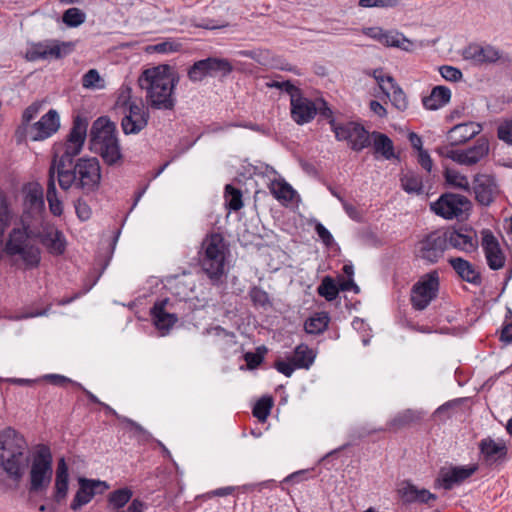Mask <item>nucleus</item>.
Listing matches in <instances>:
<instances>
[{
    "label": "nucleus",
    "mask_w": 512,
    "mask_h": 512,
    "mask_svg": "<svg viewBox=\"0 0 512 512\" xmlns=\"http://www.w3.org/2000/svg\"><path fill=\"white\" fill-rule=\"evenodd\" d=\"M87 128L88 120L76 115L66 141L55 147L50 167H54L59 186L64 191L74 185L84 194H90L100 186L101 167L97 158L81 157L74 161L83 149Z\"/></svg>",
    "instance_id": "1"
},
{
    "label": "nucleus",
    "mask_w": 512,
    "mask_h": 512,
    "mask_svg": "<svg viewBox=\"0 0 512 512\" xmlns=\"http://www.w3.org/2000/svg\"><path fill=\"white\" fill-rule=\"evenodd\" d=\"M198 265L213 286L223 284L227 275L226 263L230 256V244L224 235L215 230L208 232L198 250Z\"/></svg>",
    "instance_id": "2"
},
{
    "label": "nucleus",
    "mask_w": 512,
    "mask_h": 512,
    "mask_svg": "<svg viewBox=\"0 0 512 512\" xmlns=\"http://www.w3.org/2000/svg\"><path fill=\"white\" fill-rule=\"evenodd\" d=\"M138 85L147 91V98L152 107L157 109L173 107L174 75L168 65H159L144 70L138 78Z\"/></svg>",
    "instance_id": "3"
},
{
    "label": "nucleus",
    "mask_w": 512,
    "mask_h": 512,
    "mask_svg": "<svg viewBox=\"0 0 512 512\" xmlns=\"http://www.w3.org/2000/svg\"><path fill=\"white\" fill-rule=\"evenodd\" d=\"M30 461L27 443L16 430L8 427L0 432V466L14 481H20Z\"/></svg>",
    "instance_id": "4"
},
{
    "label": "nucleus",
    "mask_w": 512,
    "mask_h": 512,
    "mask_svg": "<svg viewBox=\"0 0 512 512\" xmlns=\"http://www.w3.org/2000/svg\"><path fill=\"white\" fill-rule=\"evenodd\" d=\"M90 150L99 154L107 165H115L122 159L116 125L106 117L96 119L90 129Z\"/></svg>",
    "instance_id": "5"
},
{
    "label": "nucleus",
    "mask_w": 512,
    "mask_h": 512,
    "mask_svg": "<svg viewBox=\"0 0 512 512\" xmlns=\"http://www.w3.org/2000/svg\"><path fill=\"white\" fill-rule=\"evenodd\" d=\"M53 457L48 446L40 444L33 454L30 468V486L31 493H38L46 490L52 480L53 475Z\"/></svg>",
    "instance_id": "6"
},
{
    "label": "nucleus",
    "mask_w": 512,
    "mask_h": 512,
    "mask_svg": "<svg viewBox=\"0 0 512 512\" xmlns=\"http://www.w3.org/2000/svg\"><path fill=\"white\" fill-rule=\"evenodd\" d=\"M5 252L8 256H19L26 267L34 268L40 263V249L31 242L25 230L14 228L8 237L5 245Z\"/></svg>",
    "instance_id": "7"
},
{
    "label": "nucleus",
    "mask_w": 512,
    "mask_h": 512,
    "mask_svg": "<svg viewBox=\"0 0 512 512\" xmlns=\"http://www.w3.org/2000/svg\"><path fill=\"white\" fill-rule=\"evenodd\" d=\"M429 207L435 215L445 220H461L464 214L468 215L467 212L471 210L472 203L464 195L445 192L436 201L431 202Z\"/></svg>",
    "instance_id": "8"
},
{
    "label": "nucleus",
    "mask_w": 512,
    "mask_h": 512,
    "mask_svg": "<svg viewBox=\"0 0 512 512\" xmlns=\"http://www.w3.org/2000/svg\"><path fill=\"white\" fill-rule=\"evenodd\" d=\"M331 122V130L334 132L336 140L346 141L352 151L360 152L371 146L370 133L361 123L355 121Z\"/></svg>",
    "instance_id": "9"
},
{
    "label": "nucleus",
    "mask_w": 512,
    "mask_h": 512,
    "mask_svg": "<svg viewBox=\"0 0 512 512\" xmlns=\"http://www.w3.org/2000/svg\"><path fill=\"white\" fill-rule=\"evenodd\" d=\"M439 274L433 270L422 276L411 288L410 301L415 310L422 311L439 292Z\"/></svg>",
    "instance_id": "10"
},
{
    "label": "nucleus",
    "mask_w": 512,
    "mask_h": 512,
    "mask_svg": "<svg viewBox=\"0 0 512 512\" xmlns=\"http://www.w3.org/2000/svg\"><path fill=\"white\" fill-rule=\"evenodd\" d=\"M74 43L62 42L59 40H46L34 44L27 52L26 57L29 61L39 59H61L72 53Z\"/></svg>",
    "instance_id": "11"
},
{
    "label": "nucleus",
    "mask_w": 512,
    "mask_h": 512,
    "mask_svg": "<svg viewBox=\"0 0 512 512\" xmlns=\"http://www.w3.org/2000/svg\"><path fill=\"white\" fill-rule=\"evenodd\" d=\"M479 457L486 467H497L508 458V447L502 439L495 440L488 436L478 443Z\"/></svg>",
    "instance_id": "12"
},
{
    "label": "nucleus",
    "mask_w": 512,
    "mask_h": 512,
    "mask_svg": "<svg viewBox=\"0 0 512 512\" xmlns=\"http://www.w3.org/2000/svg\"><path fill=\"white\" fill-rule=\"evenodd\" d=\"M419 244V257L429 263H437L448 248L443 229H437L428 233Z\"/></svg>",
    "instance_id": "13"
},
{
    "label": "nucleus",
    "mask_w": 512,
    "mask_h": 512,
    "mask_svg": "<svg viewBox=\"0 0 512 512\" xmlns=\"http://www.w3.org/2000/svg\"><path fill=\"white\" fill-rule=\"evenodd\" d=\"M444 234L447 239L448 247L464 251L466 253L474 252L478 247L476 233L472 228L459 226H449L444 228Z\"/></svg>",
    "instance_id": "14"
},
{
    "label": "nucleus",
    "mask_w": 512,
    "mask_h": 512,
    "mask_svg": "<svg viewBox=\"0 0 512 512\" xmlns=\"http://www.w3.org/2000/svg\"><path fill=\"white\" fill-rule=\"evenodd\" d=\"M290 114L293 121L298 125L312 122L317 115L316 99L311 100L304 96L303 91L292 95L290 99Z\"/></svg>",
    "instance_id": "15"
},
{
    "label": "nucleus",
    "mask_w": 512,
    "mask_h": 512,
    "mask_svg": "<svg viewBox=\"0 0 512 512\" xmlns=\"http://www.w3.org/2000/svg\"><path fill=\"white\" fill-rule=\"evenodd\" d=\"M78 483L79 489L70 505L71 509L74 511L81 509L84 505L88 504L96 494H102L109 488L108 484L104 481L84 477H80Z\"/></svg>",
    "instance_id": "16"
},
{
    "label": "nucleus",
    "mask_w": 512,
    "mask_h": 512,
    "mask_svg": "<svg viewBox=\"0 0 512 512\" xmlns=\"http://www.w3.org/2000/svg\"><path fill=\"white\" fill-rule=\"evenodd\" d=\"M232 63L225 58L208 57L206 59L194 61V79L196 75L200 77H226L233 71Z\"/></svg>",
    "instance_id": "17"
},
{
    "label": "nucleus",
    "mask_w": 512,
    "mask_h": 512,
    "mask_svg": "<svg viewBox=\"0 0 512 512\" xmlns=\"http://www.w3.org/2000/svg\"><path fill=\"white\" fill-rule=\"evenodd\" d=\"M478 464L468 466H450L449 468H441L437 482L445 490H451L455 485H460L470 478L477 470Z\"/></svg>",
    "instance_id": "18"
},
{
    "label": "nucleus",
    "mask_w": 512,
    "mask_h": 512,
    "mask_svg": "<svg viewBox=\"0 0 512 512\" xmlns=\"http://www.w3.org/2000/svg\"><path fill=\"white\" fill-rule=\"evenodd\" d=\"M59 128V115L56 110L50 109L39 121L31 125L28 137L32 141H41L51 137Z\"/></svg>",
    "instance_id": "19"
},
{
    "label": "nucleus",
    "mask_w": 512,
    "mask_h": 512,
    "mask_svg": "<svg viewBox=\"0 0 512 512\" xmlns=\"http://www.w3.org/2000/svg\"><path fill=\"white\" fill-rule=\"evenodd\" d=\"M482 247L485 252L487 264L492 270H499L504 266L505 256L499 242L490 230L482 232Z\"/></svg>",
    "instance_id": "20"
},
{
    "label": "nucleus",
    "mask_w": 512,
    "mask_h": 512,
    "mask_svg": "<svg viewBox=\"0 0 512 512\" xmlns=\"http://www.w3.org/2000/svg\"><path fill=\"white\" fill-rule=\"evenodd\" d=\"M424 417V412L420 410L414 409H405L403 411L398 412L390 421L387 422L385 428H379L377 430H373V432L378 431H389V432H397L401 429L410 427L414 424L419 423ZM372 433L369 431L368 434Z\"/></svg>",
    "instance_id": "21"
},
{
    "label": "nucleus",
    "mask_w": 512,
    "mask_h": 512,
    "mask_svg": "<svg viewBox=\"0 0 512 512\" xmlns=\"http://www.w3.org/2000/svg\"><path fill=\"white\" fill-rule=\"evenodd\" d=\"M448 263L461 280L475 286L481 285V273L468 260L462 257H451L448 259Z\"/></svg>",
    "instance_id": "22"
},
{
    "label": "nucleus",
    "mask_w": 512,
    "mask_h": 512,
    "mask_svg": "<svg viewBox=\"0 0 512 512\" xmlns=\"http://www.w3.org/2000/svg\"><path fill=\"white\" fill-rule=\"evenodd\" d=\"M463 56L477 64L495 63L500 59V51L491 45L470 44L465 48Z\"/></svg>",
    "instance_id": "23"
},
{
    "label": "nucleus",
    "mask_w": 512,
    "mask_h": 512,
    "mask_svg": "<svg viewBox=\"0 0 512 512\" xmlns=\"http://www.w3.org/2000/svg\"><path fill=\"white\" fill-rule=\"evenodd\" d=\"M147 117L138 104L129 105V114L122 119L121 126L125 134H137L147 125Z\"/></svg>",
    "instance_id": "24"
},
{
    "label": "nucleus",
    "mask_w": 512,
    "mask_h": 512,
    "mask_svg": "<svg viewBox=\"0 0 512 512\" xmlns=\"http://www.w3.org/2000/svg\"><path fill=\"white\" fill-rule=\"evenodd\" d=\"M496 184L491 176L477 174L474 177V192L478 203L489 206L494 201Z\"/></svg>",
    "instance_id": "25"
},
{
    "label": "nucleus",
    "mask_w": 512,
    "mask_h": 512,
    "mask_svg": "<svg viewBox=\"0 0 512 512\" xmlns=\"http://www.w3.org/2000/svg\"><path fill=\"white\" fill-rule=\"evenodd\" d=\"M168 300H161L156 302L151 308V316L155 327L164 335L176 323L177 317L173 313L165 310Z\"/></svg>",
    "instance_id": "26"
},
{
    "label": "nucleus",
    "mask_w": 512,
    "mask_h": 512,
    "mask_svg": "<svg viewBox=\"0 0 512 512\" xmlns=\"http://www.w3.org/2000/svg\"><path fill=\"white\" fill-rule=\"evenodd\" d=\"M482 131V126L475 122L455 125L448 133L451 145L464 144Z\"/></svg>",
    "instance_id": "27"
},
{
    "label": "nucleus",
    "mask_w": 512,
    "mask_h": 512,
    "mask_svg": "<svg viewBox=\"0 0 512 512\" xmlns=\"http://www.w3.org/2000/svg\"><path fill=\"white\" fill-rule=\"evenodd\" d=\"M370 140H373L374 155H381L386 160L399 159L394 151L393 141L384 133L373 131L370 133Z\"/></svg>",
    "instance_id": "28"
},
{
    "label": "nucleus",
    "mask_w": 512,
    "mask_h": 512,
    "mask_svg": "<svg viewBox=\"0 0 512 512\" xmlns=\"http://www.w3.org/2000/svg\"><path fill=\"white\" fill-rule=\"evenodd\" d=\"M451 90L443 85L432 88L430 95L422 98L423 106L428 110H438L449 103Z\"/></svg>",
    "instance_id": "29"
},
{
    "label": "nucleus",
    "mask_w": 512,
    "mask_h": 512,
    "mask_svg": "<svg viewBox=\"0 0 512 512\" xmlns=\"http://www.w3.org/2000/svg\"><path fill=\"white\" fill-rule=\"evenodd\" d=\"M55 174L54 167H50L48 171L46 199L50 212L54 216H61L63 213V204L57 194Z\"/></svg>",
    "instance_id": "30"
},
{
    "label": "nucleus",
    "mask_w": 512,
    "mask_h": 512,
    "mask_svg": "<svg viewBox=\"0 0 512 512\" xmlns=\"http://www.w3.org/2000/svg\"><path fill=\"white\" fill-rule=\"evenodd\" d=\"M40 108L41 104L34 102L23 111L21 124L18 126L15 133L18 143L28 137L31 128L30 122L37 116Z\"/></svg>",
    "instance_id": "31"
},
{
    "label": "nucleus",
    "mask_w": 512,
    "mask_h": 512,
    "mask_svg": "<svg viewBox=\"0 0 512 512\" xmlns=\"http://www.w3.org/2000/svg\"><path fill=\"white\" fill-rule=\"evenodd\" d=\"M401 188L407 194L421 195L424 193V185L422 176L412 170L400 175Z\"/></svg>",
    "instance_id": "32"
},
{
    "label": "nucleus",
    "mask_w": 512,
    "mask_h": 512,
    "mask_svg": "<svg viewBox=\"0 0 512 512\" xmlns=\"http://www.w3.org/2000/svg\"><path fill=\"white\" fill-rule=\"evenodd\" d=\"M41 242L51 253L62 254L65 250V241L61 231L51 229L41 234Z\"/></svg>",
    "instance_id": "33"
},
{
    "label": "nucleus",
    "mask_w": 512,
    "mask_h": 512,
    "mask_svg": "<svg viewBox=\"0 0 512 512\" xmlns=\"http://www.w3.org/2000/svg\"><path fill=\"white\" fill-rule=\"evenodd\" d=\"M463 153L466 159L465 161H467L465 162V165L471 166L478 163L489 153L488 140L483 137L477 139L476 143L467 150H463Z\"/></svg>",
    "instance_id": "34"
},
{
    "label": "nucleus",
    "mask_w": 512,
    "mask_h": 512,
    "mask_svg": "<svg viewBox=\"0 0 512 512\" xmlns=\"http://www.w3.org/2000/svg\"><path fill=\"white\" fill-rule=\"evenodd\" d=\"M330 316L327 312H317L304 323V330L308 334L318 335L323 333L329 325Z\"/></svg>",
    "instance_id": "35"
},
{
    "label": "nucleus",
    "mask_w": 512,
    "mask_h": 512,
    "mask_svg": "<svg viewBox=\"0 0 512 512\" xmlns=\"http://www.w3.org/2000/svg\"><path fill=\"white\" fill-rule=\"evenodd\" d=\"M297 369H308L315 360V354L306 344H299L290 357Z\"/></svg>",
    "instance_id": "36"
},
{
    "label": "nucleus",
    "mask_w": 512,
    "mask_h": 512,
    "mask_svg": "<svg viewBox=\"0 0 512 512\" xmlns=\"http://www.w3.org/2000/svg\"><path fill=\"white\" fill-rule=\"evenodd\" d=\"M389 84V96L395 108L399 111H405L408 107V101L401 87L395 82L393 77H386Z\"/></svg>",
    "instance_id": "37"
},
{
    "label": "nucleus",
    "mask_w": 512,
    "mask_h": 512,
    "mask_svg": "<svg viewBox=\"0 0 512 512\" xmlns=\"http://www.w3.org/2000/svg\"><path fill=\"white\" fill-rule=\"evenodd\" d=\"M248 295L253 306L256 308H262L264 310H267L271 308L273 305L268 292H266L260 286H252L248 292Z\"/></svg>",
    "instance_id": "38"
},
{
    "label": "nucleus",
    "mask_w": 512,
    "mask_h": 512,
    "mask_svg": "<svg viewBox=\"0 0 512 512\" xmlns=\"http://www.w3.org/2000/svg\"><path fill=\"white\" fill-rule=\"evenodd\" d=\"M339 292V285L336 284L331 276H325L317 287L318 295L329 302L334 301L338 297Z\"/></svg>",
    "instance_id": "39"
},
{
    "label": "nucleus",
    "mask_w": 512,
    "mask_h": 512,
    "mask_svg": "<svg viewBox=\"0 0 512 512\" xmlns=\"http://www.w3.org/2000/svg\"><path fill=\"white\" fill-rule=\"evenodd\" d=\"M445 183L452 188L470 191V185L466 176L456 170L446 168L444 171Z\"/></svg>",
    "instance_id": "40"
},
{
    "label": "nucleus",
    "mask_w": 512,
    "mask_h": 512,
    "mask_svg": "<svg viewBox=\"0 0 512 512\" xmlns=\"http://www.w3.org/2000/svg\"><path fill=\"white\" fill-rule=\"evenodd\" d=\"M227 207L232 211H239L243 207L242 192L231 184L225 186L224 191Z\"/></svg>",
    "instance_id": "41"
},
{
    "label": "nucleus",
    "mask_w": 512,
    "mask_h": 512,
    "mask_svg": "<svg viewBox=\"0 0 512 512\" xmlns=\"http://www.w3.org/2000/svg\"><path fill=\"white\" fill-rule=\"evenodd\" d=\"M419 488L411 481L405 480L402 482L401 487L398 489V494L404 505H410L418 502Z\"/></svg>",
    "instance_id": "42"
},
{
    "label": "nucleus",
    "mask_w": 512,
    "mask_h": 512,
    "mask_svg": "<svg viewBox=\"0 0 512 512\" xmlns=\"http://www.w3.org/2000/svg\"><path fill=\"white\" fill-rule=\"evenodd\" d=\"M273 398L271 396L261 397L254 405L252 414L259 421L264 422L270 414L273 407Z\"/></svg>",
    "instance_id": "43"
},
{
    "label": "nucleus",
    "mask_w": 512,
    "mask_h": 512,
    "mask_svg": "<svg viewBox=\"0 0 512 512\" xmlns=\"http://www.w3.org/2000/svg\"><path fill=\"white\" fill-rule=\"evenodd\" d=\"M86 20V14L79 8L67 9L62 15L63 23L68 27H78Z\"/></svg>",
    "instance_id": "44"
},
{
    "label": "nucleus",
    "mask_w": 512,
    "mask_h": 512,
    "mask_svg": "<svg viewBox=\"0 0 512 512\" xmlns=\"http://www.w3.org/2000/svg\"><path fill=\"white\" fill-rule=\"evenodd\" d=\"M271 193L277 200L292 201L295 190L285 181H278L272 184Z\"/></svg>",
    "instance_id": "45"
},
{
    "label": "nucleus",
    "mask_w": 512,
    "mask_h": 512,
    "mask_svg": "<svg viewBox=\"0 0 512 512\" xmlns=\"http://www.w3.org/2000/svg\"><path fill=\"white\" fill-rule=\"evenodd\" d=\"M131 489L125 487L115 490L109 494V503L116 509L124 507L132 497Z\"/></svg>",
    "instance_id": "46"
},
{
    "label": "nucleus",
    "mask_w": 512,
    "mask_h": 512,
    "mask_svg": "<svg viewBox=\"0 0 512 512\" xmlns=\"http://www.w3.org/2000/svg\"><path fill=\"white\" fill-rule=\"evenodd\" d=\"M268 349L266 346L262 345L256 348L255 352H246L244 354V360L246 362L247 367L250 370L256 369L263 362L265 354Z\"/></svg>",
    "instance_id": "47"
},
{
    "label": "nucleus",
    "mask_w": 512,
    "mask_h": 512,
    "mask_svg": "<svg viewBox=\"0 0 512 512\" xmlns=\"http://www.w3.org/2000/svg\"><path fill=\"white\" fill-rule=\"evenodd\" d=\"M408 40L403 34L392 31H384L380 43L386 46L404 48V43Z\"/></svg>",
    "instance_id": "48"
},
{
    "label": "nucleus",
    "mask_w": 512,
    "mask_h": 512,
    "mask_svg": "<svg viewBox=\"0 0 512 512\" xmlns=\"http://www.w3.org/2000/svg\"><path fill=\"white\" fill-rule=\"evenodd\" d=\"M69 478H55L53 499L56 503L61 504L68 494Z\"/></svg>",
    "instance_id": "49"
},
{
    "label": "nucleus",
    "mask_w": 512,
    "mask_h": 512,
    "mask_svg": "<svg viewBox=\"0 0 512 512\" xmlns=\"http://www.w3.org/2000/svg\"><path fill=\"white\" fill-rule=\"evenodd\" d=\"M181 48V43L175 40H166L155 45H150L147 47L148 52H157V53H170L179 51Z\"/></svg>",
    "instance_id": "50"
},
{
    "label": "nucleus",
    "mask_w": 512,
    "mask_h": 512,
    "mask_svg": "<svg viewBox=\"0 0 512 512\" xmlns=\"http://www.w3.org/2000/svg\"><path fill=\"white\" fill-rule=\"evenodd\" d=\"M436 152L445 158L451 159L458 164L465 165V157L463 151L453 150L448 146H440L436 148Z\"/></svg>",
    "instance_id": "51"
},
{
    "label": "nucleus",
    "mask_w": 512,
    "mask_h": 512,
    "mask_svg": "<svg viewBox=\"0 0 512 512\" xmlns=\"http://www.w3.org/2000/svg\"><path fill=\"white\" fill-rule=\"evenodd\" d=\"M267 86L269 88H276L286 92L290 96V99H292V95L299 94L302 91L299 87L295 86L290 80L281 82L272 81L271 83H268Z\"/></svg>",
    "instance_id": "52"
},
{
    "label": "nucleus",
    "mask_w": 512,
    "mask_h": 512,
    "mask_svg": "<svg viewBox=\"0 0 512 512\" xmlns=\"http://www.w3.org/2000/svg\"><path fill=\"white\" fill-rule=\"evenodd\" d=\"M316 104H317V114L320 115V117L326 119L331 126V121L337 122L333 116V111L331 107L329 106L328 102L322 98H316Z\"/></svg>",
    "instance_id": "53"
},
{
    "label": "nucleus",
    "mask_w": 512,
    "mask_h": 512,
    "mask_svg": "<svg viewBox=\"0 0 512 512\" xmlns=\"http://www.w3.org/2000/svg\"><path fill=\"white\" fill-rule=\"evenodd\" d=\"M120 419L123 422L127 423L128 425H130L135 430L136 434L139 437V440L144 441V442H148V441H154L155 442L156 439L153 438L152 434L150 432H148L140 424L135 422L134 420L129 419L127 417H121Z\"/></svg>",
    "instance_id": "54"
},
{
    "label": "nucleus",
    "mask_w": 512,
    "mask_h": 512,
    "mask_svg": "<svg viewBox=\"0 0 512 512\" xmlns=\"http://www.w3.org/2000/svg\"><path fill=\"white\" fill-rule=\"evenodd\" d=\"M439 72L445 80L451 82H458L463 77V74L460 69L449 65L441 66L439 68Z\"/></svg>",
    "instance_id": "55"
},
{
    "label": "nucleus",
    "mask_w": 512,
    "mask_h": 512,
    "mask_svg": "<svg viewBox=\"0 0 512 512\" xmlns=\"http://www.w3.org/2000/svg\"><path fill=\"white\" fill-rule=\"evenodd\" d=\"M101 81L99 72L96 69H90L82 77V86L87 89L99 87L98 82Z\"/></svg>",
    "instance_id": "56"
},
{
    "label": "nucleus",
    "mask_w": 512,
    "mask_h": 512,
    "mask_svg": "<svg viewBox=\"0 0 512 512\" xmlns=\"http://www.w3.org/2000/svg\"><path fill=\"white\" fill-rule=\"evenodd\" d=\"M274 368L279 372L285 375L286 377H290L294 370L297 369L291 358L289 357L287 361L278 358L274 362Z\"/></svg>",
    "instance_id": "57"
},
{
    "label": "nucleus",
    "mask_w": 512,
    "mask_h": 512,
    "mask_svg": "<svg viewBox=\"0 0 512 512\" xmlns=\"http://www.w3.org/2000/svg\"><path fill=\"white\" fill-rule=\"evenodd\" d=\"M399 3V0H359V6L363 8H388L395 7Z\"/></svg>",
    "instance_id": "58"
},
{
    "label": "nucleus",
    "mask_w": 512,
    "mask_h": 512,
    "mask_svg": "<svg viewBox=\"0 0 512 512\" xmlns=\"http://www.w3.org/2000/svg\"><path fill=\"white\" fill-rule=\"evenodd\" d=\"M497 135L500 140L512 145V119L505 121L498 127Z\"/></svg>",
    "instance_id": "59"
},
{
    "label": "nucleus",
    "mask_w": 512,
    "mask_h": 512,
    "mask_svg": "<svg viewBox=\"0 0 512 512\" xmlns=\"http://www.w3.org/2000/svg\"><path fill=\"white\" fill-rule=\"evenodd\" d=\"M314 229L316 234L319 236V238L322 240L325 246L330 247L333 244L334 238L332 234L326 229V227L322 223L316 222Z\"/></svg>",
    "instance_id": "60"
},
{
    "label": "nucleus",
    "mask_w": 512,
    "mask_h": 512,
    "mask_svg": "<svg viewBox=\"0 0 512 512\" xmlns=\"http://www.w3.org/2000/svg\"><path fill=\"white\" fill-rule=\"evenodd\" d=\"M75 211L77 217L81 221H86L91 217V208L85 201H82L81 199H78L75 202Z\"/></svg>",
    "instance_id": "61"
},
{
    "label": "nucleus",
    "mask_w": 512,
    "mask_h": 512,
    "mask_svg": "<svg viewBox=\"0 0 512 512\" xmlns=\"http://www.w3.org/2000/svg\"><path fill=\"white\" fill-rule=\"evenodd\" d=\"M343 209L346 214L354 221L361 222L363 220V215L361 211L352 203L347 202L346 200L342 203Z\"/></svg>",
    "instance_id": "62"
},
{
    "label": "nucleus",
    "mask_w": 512,
    "mask_h": 512,
    "mask_svg": "<svg viewBox=\"0 0 512 512\" xmlns=\"http://www.w3.org/2000/svg\"><path fill=\"white\" fill-rule=\"evenodd\" d=\"M29 202L33 207L42 208L44 206L42 189H33L28 194Z\"/></svg>",
    "instance_id": "63"
},
{
    "label": "nucleus",
    "mask_w": 512,
    "mask_h": 512,
    "mask_svg": "<svg viewBox=\"0 0 512 512\" xmlns=\"http://www.w3.org/2000/svg\"><path fill=\"white\" fill-rule=\"evenodd\" d=\"M208 333L222 338H228L231 342L235 343L236 335L232 331H228L221 326H214L208 330Z\"/></svg>",
    "instance_id": "64"
}]
</instances>
